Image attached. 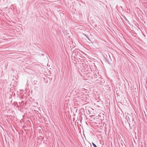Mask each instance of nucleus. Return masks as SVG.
<instances>
[{
	"label": "nucleus",
	"instance_id": "1",
	"mask_svg": "<svg viewBox=\"0 0 147 147\" xmlns=\"http://www.w3.org/2000/svg\"><path fill=\"white\" fill-rule=\"evenodd\" d=\"M106 61L109 64H111V58L110 57L109 55V57L107 56L106 58H105Z\"/></svg>",
	"mask_w": 147,
	"mask_h": 147
},
{
	"label": "nucleus",
	"instance_id": "2",
	"mask_svg": "<svg viewBox=\"0 0 147 147\" xmlns=\"http://www.w3.org/2000/svg\"><path fill=\"white\" fill-rule=\"evenodd\" d=\"M125 118H126V119H127V121H128V119H129V120H130L129 117V116H126Z\"/></svg>",
	"mask_w": 147,
	"mask_h": 147
},
{
	"label": "nucleus",
	"instance_id": "3",
	"mask_svg": "<svg viewBox=\"0 0 147 147\" xmlns=\"http://www.w3.org/2000/svg\"><path fill=\"white\" fill-rule=\"evenodd\" d=\"M92 144L94 147H97V146L94 143L92 142Z\"/></svg>",
	"mask_w": 147,
	"mask_h": 147
},
{
	"label": "nucleus",
	"instance_id": "4",
	"mask_svg": "<svg viewBox=\"0 0 147 147\" xmlns=\"http://www.w3.org/2000/svg\"><path fill=\"white\" fill-rule=\"evenodd\" d=\"M91 144L89 145L88 146H86V147H91Z\"/></svg>",
	"mask_w": 147,
	"mask_h": 147
},
{
	"label": "nucleus",
	"instance_id": "5",
	"mask_svg": "<svg viewBox=\"0 0 147 147\" xmlns=\"http://www.w3.org/2000/svg\"><path fill=\"white\" fill-rule=\"evenodd\" d=\"M84 35H85V36L86 37V38H88V39L90 40V39H89L88 38V37L87 36H86V34H84Z\"/></svg>",
	"mask_w": 147,
	"mask_h": 147
}]
</instances>
